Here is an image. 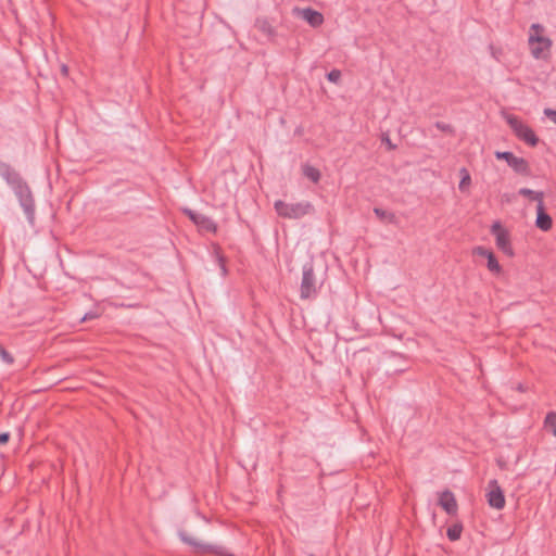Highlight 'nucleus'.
Wrapping results in <instances>:
<instances>
[{
	"mask_svg": "<svg viewBox=\"0 0 556 556\" xmlns=\"http://www.w3.org/2000/svg\"><path fill=\"white\" fill-rule=\"evenodd\" d=\"M544 30L539 23H534L530 27L528 43L531 55L536 60H546L551 52L552 40L543 35Z\"/></svg>",
	"mask_w": 556,
	"mask_h": 556,
	"instance_id": "1",
	"label": "nucleus"
},
{
	"mask_svg": "<svg viewBox=\"0 0 556 556\" xmlns=\"http://www.w3.org/2000/svg\"><path fill=\"white\" fill-rule=\"evenodd\" d=\"M274 208L278 216L289 219H299L315 213V207L309 201L287 203L282 200H277L274 203Z\"/></svg>",
	"mask_w": 556,
	"mask_h": 556,
	"instance_id": "2",
	"label": "nucleus"
},
{
	"mask_svg": "<svg viewBox=\"0 0 556 556\" xmlns=\"http://www.w3.org/2000/svg\"><path fill=\"white\" fill-rule=\"evenodd\" d=\"M13 191L18 199L21 206L23 207L26 217L30 224H34L35 220V201L33 193L30 191L27 182L22 179L16 186H14Z\"/></svg>",
	"mask_w": 556,
	"mask_h": 556,
	"instance_id": "3",
	"label": "nucleus"
},
{
	"mask_svg": "<svg viewBox=\"0 0 556 556\" xmlns=\"http://www.w3.org/2000/svg\"><path fill=\"white\" fill-rule=\"evenodd\" d=\"M319 287L312 263L303 266L302 281L300 286V296L302 300H312L317 296Z\"/></svg>",
	"mask_w": 556,
	"mask_h": 556,
	"instance_id": "4",
	"label": "nucleus"
},
{
	"mask_svg": "<svg viewBox=\"0 0 556 556\" xmlns=\"http://www.w3.org/2000/svg\"><path fill=\"white\" fill-rule=\"evenodd\" d=\"M178 536L185 544L190 545L198 554L211 553L218 556H228L224 546L204 543L191 536L186 531H179Z\"/></svg>",
	"mask_w": 556,
	"mask_h": 556,
	"instance_id": "5",
	"label": "nucleus"
},
{
	"mask_svg": "<svg viewBox=\"0 0 556 556\" xmlns=\"http://www.w3.org/2000/svg\"><path fill=\"white\" fill-rule=\"evenodd\" d=\"M506 121L519 140L525 141L527 144L531 147H535L538 144L539 138L536 137L534 131L519 117L515 115H508Z\"/></svg>",
	"mask_w": 556,
	"mask_h": 556,
	"instance_id": "6",
	"label": "nucleus"
},
{
	"mask_svg": "<svg viewBox=\"0 0 556 556\" xmlns=\"http://www.w3.org/2000/svg\"><path fill=\"white\" fill-rule=\"evenodd\" d=\"M495 157L497 160H504L507 162L508 166H510L514 172L517 174L529 176L530 175V165L528 161L523 157L516 156L513 152L509 151H496Z\"/></svg>",
	"mask_w": 556,
	"mask_h": 556,
	"instance_id": "7",
	"label": "nucleus"
},
{
	"mask_svg": "<svg viewBox=\"0 0 556 556\" xmlns=\"http://www.w3.org/2000/svg\"><path fill=\"white\" fill-rule=\"evenodd\" d=\"M491 233L495 237L496 247L506 255L513 256L514 250L510 244L509 233L500 222H495L492 225Z\"/></svg>",
	"mask_w": 556,
	"mask_h": 556,
	"instance_id": "8",
	"label": "nucleus"
},
{
	"mask_svg": "<svg viewBox=\"0 0 556 556\" xmlns=\"http://www.w3.org/2000/svg\"><path fill=\"white\" fill-rule=\"evenodd\" d=\"M488 504L495 509H503L505 506V496L497 480H490L486 488Z\"/></svg>",
	"mask_w": 556,
	"mask_h": 556,
	"instance_id": "9",
	"label": "nucleus"
},
{
	"mask_svg": "<svg viewBox=\"0 0 556 556\" xmlns=\"http://www.w3.org/2000/svg\"><path fill=\"white\" fill-rule=\"evenodd\" d=\"M185 213L201 229H203L205 231H208V232H215L216 231L217 226H216L215 222L211 217H208V216H206L204 214L194 212V211L189 210V208L185 210Z\"/></svg>",
	"mask_w": 556,
	"mask_h": 556,
	"instance_id": "10",
	"label": "nucleus"
},
{
	"mask_svg": "<svg viewBox=\"0 0 556 556\" xmlns=\"http://www.w3.org/2000/svg\"><path fill=\"white\" fill-rule=\"evenodd\" d=\"M0 177H2L11 188L16 186L23 179L17 170H15L9 163H5L1 160Z\"/></svg>",
	"mask_w": 556,
	"mask_h": 556,
	"instance_id": "11",
	"label": "nucleus"
},
{
	"mask_svg": "<svg viewBox=\"0 0 556 556\" xmlns=\"http://www.w3.org/2000/svg\"><path fill=\"white\" fill-rule=\"evenodd\" d=\"M439 505L448 515H455L457 513V502L454 494L450 490H445L440 494Z\"/></svg>",
	"mask_w": 556,
	"mask_h": 556,
	"instance_id": "12",
	"label": "nucleus"
},
{
	"mask_svg": "<svg viewBox=\"0 0 556 556\" xmlns=\"http://www.w3.org/2000/svg\"><path fill=\"white\" fill-rule=\"evenodd\" d=\"M300 16L312 27H318L324 23V15L312 8L300 10Z\"/></svg>",
	"mask_w": 556,
	"mask_h": 556,
	"instance_id": "13",
	"label": "nucleus"
},
{
	"mask_svg": "<svg viewBox=\"0 0 556 556\" xmlns=\"http://www.w3.org/2000/svg\"><path fill=\"white\" fill-rule=\"evenodd\" d=\"M475 253L480 255V256H483V257H486L488 260V269L492 273H501L502 268H501V265L498 264V261L496 260L494 253L492 251H489L488 249L483 248V247H478L476 250H475Z\"/></svg>",
	"mask_w": 556,
	"mask_h": 556,
	"instance_id": "14",
	"label": "nucleus"
},
{
	"mask_svg": "<svg viewBox=\"0 0 556 556\" xmlns=\"http://www.w3.org/2000/svg\"><path fill=\"white\" fill-rule=\"evenodd\" d=\"M535 225L539 229L547 231L552 228V217L545 212L544 203L536 205V220Z\"/></svg>",
	"mask_w": 556,
	"mask_h": 556,
	"instance_id": "15",
	"label": "nucleus"
},
{
	"mask_svg": "<svg viewBox=\"0 0 556 556\" xmlns=\"http://www.w3.org/2000/svg\"><path fill=\"white\" fill-rule=\"evenodd\" d=\"M519 194L529 198L532 201H536L538 205L543 204L544 193L541 191H534L529 188H521L519 189Z\"/></svg>",
	"mask_w": 556,
	"mask_h": 556,
	"instance_id": "16",
	"label": "nucleus"
},
{
	"mask_svg": "<svg viewBox=\"0 0 556 556\" xmlns=\"http://www.w3.org/2000/svg\"><path fill=\"white\" fill-rule=\"evenodd\" d=\"M302 172H303V175L306 178H308L311 181H313L314 184H317L321 177L319 169H317L316 167L308 165V164H305L302 167Z\"/></svg>",
	"mask_w": 556,
	"mask_h": 556,
	"instance_id": "17",
	"label": "nucleus"
},
{
	"mask_svg": "<svg viewBox=\"0 0 556 556\" xmlns=\"http://www.w3.org/2000/svg\"><path fill=\"white\" fill-rule=\"evenodd\" d=\"M375 215L382 222H387L389 224H396L397 218L394 213L382 210L380 207L374 208Z\"/></svg>",
	"mask_w": 556,
	"mask_h": 556,
	"instance_id": "18",
	"label": "nucleus"
},
{
	"mask_svg": "<svg viewBox=\"0 0 556 556\" xmlns=\"http://www.w3.org/2000/svg\"><path fill=\"white\" fill-rule=\"evenodd\" d=\"M256 27L265 35L273 36L275 29L266 18H257L255 23Z\"/></svg>",
	"mask_w": 556,
	"mask_h": 556,
	"instance_id": "19",
	"label": "nucleus"
},
{
	"mask_svg": "<svg viewBox=\"0 0 556 556\" xmlns=\"http://www.w3.org/2000/svg\"><path fill=\"white\" fill-rule=\"evenodd\" d=\"M463 532V526L460 523H454L447 528L446 535L450 541H457L460 539Z\"/></svg>",
	"mask_w": 556,
	"mask_h": 556,
	"instance_id": "20",
	"label": "nucleus"
},
{
	"mask_svg": "<svg viewBox=\"0 0 556 556\" xmlns=\"http://www.w3.org/2000/svg\"><path fill=\"white\" fill-rule=\"evenodd\" d=\"M459 173L462 175V179L459 181L458 188L460 191H465L471 184V177L465 167L460 168Z\"/></svg>",
	"mask_w": 556,
	"mask_h": 556,
	"instance_id": "21",
	"label": "nucleus"
},
{
	"mask_svg": "<svg viewBox=\"0 0 556 556\" xmlns=\"http://www.w3.org/2000/svg\"><path fill=\"white\" fill-rule=\"evenodd\" d=\"M545 428L556 437V413H548L545 417Z\"/></svg>",
	"mask_w": 556,
	"mask_h": 556,
	"instance_id": "22",
	"label": "nucleus"
},
{
	"mask_svg": "<svg viewBox=\"0 0 556 556\" xmlns=\"http://www.w3.org/2000/svg\"><path fill=\"white\" fill-rule=\"evenodd\" d=\"M0 357L2 361L9 365L14 363L13 356L0 344Z\"/></svg>",
	"mask_w": 556,
	"mask_h": 556,
	"instance_id": "23",
	"label": "nucleus"
},
{
	"mask_svg": "<svg viewBox=\"0 0 556 556\" xmlns=\"http://www.w3.org/2000/svg\"><path fill=\"white\" fill-rule=\"evenodd\" d=\"M327 79L333 84H338L341 79V72L339 70H332L327 74Z\"/></svg>",
	"mask_w": 556,
	"mask_h": 556,
	"instance_id": "24",
	"label": "nucleus"
},
{
	"mask_svg": "<svg viewBox=\"0 0 556 556\" xmlns=\"http://www.w3.org/2000/svg\"><path fill=\"white\" fill-rule=\"evenodd\" d=\"M434 126L441 130V131H444V132H447V134H453L454 132V128L451 124H447V123H444V122H435Z\"/></svg>",
	"mask_w": 556,
	"mask_h": 556,
	"instance_id": "25",
	"label": "nucleus"
},
{
	"mask_svg": "<svg viewBox=\"0 0 556 556\" xmlns=\"http://www.w3.org/2000/svg\"><path fill=\"white\" fill-rule=\"evenodd\" d=\"M545 116L551 119L554 124H556V110L553 109H545L544 110Z\"/></svg>",
	"mask_w": 556,
	"mask_h": 556,
	"instance_id": "26",
	"label": "nucleus"
},
{
	"mask_svg": "<svg viewBox=\"0 0 556 556\" xmlns=\"http://www.w3.org/2000/svg\"><path fill=\"white\" fill-rule=\"evenodd\" d=\"M10 440V433L9 432H1L0 433V444H7Z\"/></svg>",
	"mask_w": 556,
	"mask_h": 556,
	"instance_id": "27",
	"label": "nucleus"
},
{
	"mask_svg": "<svg viewBox=\"0 0 556 556\" xmlns=\"http://www.w3.org/2000/svg\"><path fill=\"white\" fill-rule=\"evenodd\" d=\"M382 141L387 144L389 150H394L396 148V146L392 143V141L390 140V138L388 136H384L382 138Z\"/></svg>",
	"mask_w": 556,
	"mask_h": 556,
	"instance_id": "28",
	"label": "nucleus"
},
{
	"mask_svg": "<svg viewBox=\"0 0 556 556\" xmlns=\"http://www.w3.org/2000/svg\"><path fill=\"white\" fill-rule=\"evenodd\" d=\"M98 315L96 313H92V312H89V313H86L84 315V317L81 318L83 321H86V320H90V319H94L97 318Z\"/></svg>",
	"mask_w": 556,
	"mask_h": 556,
	"instance_id": "29",
	"label": "nucleus"
},
{
	"mask_svg": "<svg viewBox=\"0 0 556 556\" xmlns=\"http://www.w3.org/2000/svg\"><path fill=\"white\" fill-rule=\"evenodd\" d=\"M61 71H62V73H63L64 75H67L68 68H67V66H66V65H64V64H63V65H62V67H61Z\"/></svg>",
	"mask_w": 556,
	"mask_h": 556,
	"instance_id": "30",
	"label": "nucleus"
},
{
	"mask_svg": "<svg viewBox=\"0 0 556 556\" xmlns=\"http://www.w3.org/2000/svg\"><path fill=\"white\" fill-rule=\"evenodd\" d=\"M222 268H223V271H224V273H226V267H225V265H223V266H222Z\"/></svg>",
	"mask_w": 556,
	"mask_h": 556,
	"instance_id": "31",
	"label": "nucleus"
},
{
	"mask_svg": "<svg viewBox=\"0 0 556 556\" xmlns=\"http://www.w3.org/2000/svg\"><path fill=\"white\" fill-rule=\"evenodd\" d=\"M307 556H315V555H314V554H312V553H309V554H307Z\"/></svg>",
	"mask_w": 556,
	"mask_h": 556,
	"instance_id": "32",
	"label": "nucleus"
}]
</instances>
